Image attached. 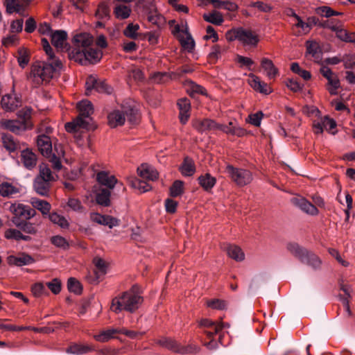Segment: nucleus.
I'll use <instances>...</instances> for the list:
<instances>
[{"label":"nucleus","instance_id":"1","mask_svg":"<svg viewBox=\"0 0 355 355\" xmlns=\"http://www.w3.org/2000/svg\"><path fill=\"white\" fill-rule=\"evenodd\" d=\"M137 288L136 286H133L130 290L113 298L111 310L116 313L122 311L133 313L137 310L143 302V298L136 291Z\"/></svg>","mask_w":355,"mask_h":355},{"label":"nucleus","instance_id":"2","mask_svg":"<svg viewBox=\"0 0 355 355\" xmlns=\"http://www.w3.org/2000/svg\"><path fill=\"white\" fill-rule=\"evenodd\" d=\"M62 67L60 60H55V62L35 63L31 67L28 79L37 87L44 82H49L53 78V73Z\"/></svg>","mask_w":355,"mask_h":355},{"label":"nucleus","instance_id":"3","mask_svg":"<svg viewBox=\"0 0 355 355\" xmlns=\"http://www.w3.org/2000/svg\"><path fill=\"white\" fill-rule=\"evenodd\" d=\"M125 117L131 123H136L138 120L137 110L123 105L121 110H115L108 114V124L112 128L122 125L125 121Z\"/></svg>","mask_w":355,"mask_h":355},{"label":"nucleus","instance_id":"4","mask_svg":"<svg viewBox=\"0 0 355 355\" xmlns=\"http://www.w3.org/2000/svg\"><path fill=\"white\" fill-rule=\"evenodd\" d=\"M13 215L12 221L15 225H19V223L28 220L37 214L36 211L28 205L21 203H12L8 208Z\"/></svg>","mask_w":355,"mask_h":355},{"label":"nucleus","instance_id":"5","mask_svg":"<svg viewBox=\"0 0 355 355\" xmlns=\"http://www.w3.org/2000/svg\"><path fill=\"white\" fill-rule=\"evenodd\" d=\"M225 171L231 180L239 187H244L249 184L253 180L252 173L247 169L236 168L228 164Z\"/></svg>","mask_w":355,"mask_h":355},{"label":"nucleus","instance_id":"6","mask_svg":"<svg viewBox=\"0 0 355 355\" xmlns=\"http://www.w3.org/2000/svg\"><path fill=\"white\" fill-rule=\"evenodd\" d=\"M102 51L97 49L90 46L84 51H74L71 55V59L82 65H86L88 63H96L102 58Z\"/></svg>","mask_w":355,"mask_h":355},{"label":"nucleus","instance_id":"7","mask_svg":"<svg viewBox=\"0 0 355 355\" xmlns=\"http://www.w3.org/2000/svg\"><path fill=\"white\" fill-rule=\"evenodd\" d=\"M156 343L173 352L181 354L195 353L198 351V347L196 345H188L187 346H182L171 338H161L156 340Z\"/></svg>","mask_w":355,"mask_h":355},{"label":"nucleus","instance_id":"8","mask_svg":"<svg viewBox=\"0 0 355 355\" xmlns=\"http://www.w3.org/2000/svg\"><path fill=\"white\" fill-rule=\"evenodd\" d=\"M94 42L93 37L87 33H80L76 34L72 39L73 49L69 53V57L74 51H84L86 49L92 45Z\"/></svg>","mask_w":355,"mask_h":355},{"label":"nucleus","instance_id":"9","mask_svg":"<svg viewBox=\"0 0 355 355\" xmlns=\"http://www.w3.org/2000/svg\"><path fill=\"white\" fill-rule=\"evenodd\" d=\"M31 0H6V12L9 14L17 12L21 15L28 8Z\"/></svg>","mask_w":355,"mask_h":355},{"label":"nucleus","instance_id":"10","mask_svg":"<svg viewBox=\"0 0 355 355\" xmlns=\"http://www.w3.org/2000/svg\"><path fill=\"white\" fill-rule=\"evenodd\" d=\"M64 155V150L63 146L60 144H55L54 148L53 149L51 155L49 156V162L52 164V167L55 171L61 170L62 165L61 159Z\"/></svg>","mask_w":355,"mask_h":355},{"label":"nucleus","instance_id":"11","mask_svg":"<svg viewBox=\"0 0 355 355\" xmlns=\"http://www.w3.org/2000/svg\"><path fill=\"white\" fill-rule=\"evenodd\" d=\"M291 202L308 214L315 216L318 214V209L316 207L304 198L294 197L291 199Z\"/></svg>","mask_w":355,"mask_h":355},{"label":"nucleus","instance_id":"12","mask_svg":"<svg viewBox=\"0 0 355 355\" xmlns=\"http://www.w3.org/2000/svg\"><path fill=\"white\" fill-rule=\"evenodd\" d=\"M217 130H220L227 135L237 137H243L247 131L243 128L237 125L235 123L230 121L227 125L218 123Z\"/></svg>","mask_w":355,"mask_h":355},{"label":"nucleus","instance_id":"13","mask_svg":"<svg viewBox=\"0 0 355 355\" xmlns=\"http://www.w3.org/2000/svg\"><path fill=\"white\" fill-rule=\"evenodd\" d=\"M239 42L244 46H257L259 42L258 35L250 30L240 28Z\"/></svg>","mask_w":355,"mask_h":355},{"label":"nucleus","instance_id":"14","mask_svg":"<svg viewBox=\"0 0 355 355\" xmlns=\"http://www.w3.org/2000/svg\"><path fill=\"white\" fill-rule=\"evenodd\" d=\"M51 43L58 49L68 50L67 45V33L64 31H53L51 34Z\"/></svg>","mask_w":355,"mask_h":355},{"label":"nucleus","instance_id":"15","mask_svg":"<svg viewBox=\"0 0 355 355\" xmlns=\"http://www.w3.org/2000/svg\"><path fill=\"white\" fill-rule=\"evenodd\" d=\"M248 83L257 92L263 94H269L272 92V89L267 83L261 81V79L253 73L249 75Z\"/></svg>","mask_w":355,"mask_h":355},{"label":"nucleus","instance_id":"16","mask_svg":"<svg viewBox=\"0 0 355 355\" xmlns=\"http://www.w3.org/2000/svg\"><path fill=\"white\" fill-rule=\"evenodd\" d=\"M9 265L23 266L32 264L35 262L34 258L26 253H20L17 255H10L7 258Z\"/></svg>","mask_w":355,"mask_h":355},{"label":"nucleus","instance_id":"17","mask_svg":"<svg viewBox=\"0 0 355 355\" xmlns=\"http://www.w3.org/2000/svg\"><path fill=\"white\" fill-rule=\"evenodd\" d=\"M37 144L42 155L49 157L53 151L52 141L50 137L45 134L40 135L37 137Z\"/></svg>","mask_w":355,"mask_h":355},{"label":"nucleus","instance_id":"18","mask_svg":"<svg viewBox=\"0 0 355 355\" xmlns=\"http://www.w3.org/2000/svg\"><path fill=\"white\" fill-rule=\"evenodd\" d=\"M21 104L19 98L15 94L3 96L1 101L2 108L7 112H12Z\"/></svg>","mask_w":355,"mask_h":355},{"label":"nucleus","instance_id":"19","mask_svg":"<svg viewBox=\"0 0 355 355\" xmlns=\"http://www.w3.org/2000/svg\"><path fill=\"white\" fill-rule=\"evenodd\" d=\"M182 48L189 52H191L195 47V42L191 35L189 32V28L187 22H185V30L182 31V34L177 35Z\"/></svg>","mask_w":355,"mask_h":355},{"label":"nucleus","instance_id":"20","mask_svg":"<svg viewBox=\"0 0 355 355\" xmlns=\"http://www.w3.org/2000/svg\"><path fill=\"white\" fill-rule=\"evenodd\" d=\"M192 124L193 127L200 132H204L208 130H217L218 123L211 119H196L193 121Z\"/></svg>","mask_w":355,"mask_h":355},{"label":"nucleus","instance_id":"21","mask_svg":"<svg viewBox=\"0 0 355 355\" xmlns=\"http://www.w3.org/2000/svg\"><path fill=\"white\" fill-rule=\"evenodd\" d=\"M77 108L79 111V115L77 117H80L82 120H87L90 123V115L93 113L94 110L92 104L87 100H84L77 104Z\"/></svg>","mask_w":355,"mask_h":355},{"label":"nucleus","instance_id":"22","mask_svg":"<svg viewBox=\"0 0 355 355\" xmlns=\"http://www.w3.org/2000/svg\"><path fill=\"white\" fill-rule=\"evenodd\" d=\"M21 161L26 168L33 169L37 164V159L31 150L26 148L21 152Z\"/></svg>","mask_w":355,"mask_h":355},{"label":"nucleus","instance_id":"23","mask_svg":"<svg viewBox=\"0 0 355 355\" xmlns=\"http://www.w3.org/2000/svg\"><path fill=\"white\" fill-rule=\"evenodd\" d=\"M96 180L100 184L107 187L109 189H114L118 183L115 176L110 175L106 171L98 172L96 175Z\"/></svg>","mask_w":355,"mask_h":355},{"label":"nucleus","instance_id":"24","mask_svg":"<svg viewBox=\"0 0 355 355\" xmlns=\"http://www.w3.org/2000/svg\"><path fill=\"white\" fill-rule=\"evenodd\" d=\"M1 126L15 134H19L27 130L26 123L21 122L20 120H4L1 122Z\"/></svg>","mask_w":355,"mask_h":355},{"label":"nucleus","instance_id":"25","mask_svg":"<svg viewBox=\"0 0 355 355\" xmlns=\"http://www.w3.org/2000/svg\"><path fill=\"white\" fill-rule=\"evenodd\" d=\"M1 138L3 146L9 152L12 153L21 149L19 142L14 139V137L8 134L2 133Z\"/></svg>","mask_w":355,"mask_h":355},{"label":"nucleus","instance_id":"26","mask_svg":"<svg viewBox=\"0 0 355 355\" xmlns=\"http://www.w3.org/2000/svg\"><path fill=\"white\" fill-rule=\"evenodd\" d=\"M138 175L146 180L155 181L158 179V173L147 164H141L137 168Z\"/></svg>","mask_w":355,"mask_h":355},{"label":"nucleus","instance_id":"27","mask_svg":"<svg viewBox=\"0 0 355 355\" xmlns=\"http://www.w3.org/2000/svg\"><path fill=\"white\" fill-rule=\"evenodd\" d=\"M50 187V182L44 180L42 177L37 176L34 180V189L38 194L41 196H47L49 192Z\"/></svg>","mask_w":355,"mask_h":355},{"label":"nucleus","instance_id":"28","mask_svg":"<svg viewBox=\"0 0 355 355\" xmlns=\"http://www.w3.org/2000/svg\"><path fill=\"white\" fill-rule=\"evenodd\" d=\"M261 66L268 78H275L278 75V69L275 66L271 60L267 58H262L261 60Z\"/></svg>","mask_w":355,"mask_h":355},{"label":"nucleus","instance_id":"29","mask_svg":"<svg viewBox=\"0 0 355 355\" xmlns=\"http://www.w3.org/2000/svg\"><path fill=\"white\" fill-rule=\"evenodd\" d=\"M31 205L39 210L43 216L49 215L51 209V205L49 202L44 200H40L37 198H31L30 200Z\"/></svg>","mask_w":355,"mask_h":355},{"label":"nucleus","instance_id":"30","mask_svg":"<svg viewBox=\"0 0 355 355\" xmlns=\"http://www.w3.org/2000/svg\"><path fill=\"white\" fill-rule=\"evenodd\" d=\"M292 12V15L296 19L297 22L294 25L293 31L295 32V35L300 36L302 35H306L309 33L311 31L309 26L306 22L303 21L302 19L297 15L293 11Z\"/></svg>","mask_w":355,"mask_h":355},{"label":"nucleus","instance_id":"31","mask_svg":"<svg viewBox=\"0 0 355 355\" xmlns=\"http://www.w3.org/2000/svg\"><path fill=\"white\" fill-rule=\"evenodd\" d=\"M225 250L227 255L236 261H241L245 259V254L241 248L237 245L227 244Z\"/></svg>","mask_w":355,"mask_h":355},{"label":"nucleus","instance_id":"32","mask_svg":"<svg viewBox=\"0 0 355 355\" xmlns=\"http://www.w3.org/2000/svg\"><path fill=\"white\" fill-rule=\"evenodd\" d=\"M41 221L37 220L35 223H31L27 220H24L19 223V225H16L19 227L21 230L26 234L35 235L37 234Z\"/></svg>","mask_w":355,"mask_h":355},{"label":"nucleus","instance_id":"33","mask_svg":"<svg viewBox=\"0 0 355 355\" xmlns=\"http://www.w3.org/2000/svg\"><path fill=\"white\" fill-rule=\"evenodd\" d=\"M19 193V189L5 182L0 184V195L3 197L13 198Z\"/></svg>","mask_w":355,"mask_h":355},{"label":"nucleus","instance_id":"34","mask_svg":"<svg viewBox=\"0 0 355 355\" xmlns=\"http://www.w3.org/2000/svg\"><path fill=\"white\" fill-rule=\"evenodd\" d=\"M128 182L131 187L138 190L140 193H145L152 189L150 184L136 178H128Z\"/></svg>","mask_w":355,"mask_h":355},{"label":"nucleus","instance_id":"35","mask_svg":"<svg viewBox=\"0 0 355 355\" xmlns=\"http://www.w3.org/2000/svg\"><path fill=\"white\" fill-rule=\"evenodd\" d=\"M132 12L130 6L125 4H116L114 8V14L118 19H128Z\"/></svg>","mask_w":355,"mask_h":355},{"label":"nucleus","instance_id":"36","mask_svg":"<svg viewBox=\"0 0 355 355\" xmlns=\"http://www.w3.org/2000/svg\"><path fill=\"white\" fill-rule=\"evenodd\" d=\"M301 262L306 263L314 270L320 269L321 267L322 261L320 258L311 252L307 251L305 256L301 260Z\"/></svg>","mask_w":355,"mask_h":355},{"label":"nucleus","instance_id":"37","mask_svg":"<svg viewBox=\"0 0 355 355\" xmlns=\"http://www.w3.org/2000/svg\"><path fill=\"white\" fill-rule=\"evenodd\" d=\"M199 184L206 191H209L215 186L216 180L209 173H205L198 178Z\"/></svg>","mask_w":355,"mask_h":355},{"label":"nucleus","instance_id":"38","mask_svg":"<svg viewBox=\"0 0 355 355\" xmlns=\"http://www.w3.org/2000/svg\"><path fill=\"white\" fill-rule=\"evenodd\" d=\"M180 171L184 176H192L196 171V166L191 159L186 157L180 167Z\"/></svg>","mask_w":355,"mask_h":355},{"label":"nucleus","instance_id":"39","mask_svg":"<svg viewBox=\"0 0 355 355\" xmlns=\"http://www.w3.org/2000/svg\"><path fill=\"white\" fill-rule=\"evenodd\" d=\"M286 249L290 253L298 258L300 261L303 259L308 251L297 243H288L286 245Z\"/></svg>","mask_w":355,"mask_h":355},{"label":"nucleus","instance_id":"40","mask_svg":"<svg viewBox=\"0 0 355 355\" xmlns=\"http://www.w3.org/2000/svg\"><path fill=\"white\" fill-rule=\"evenodd\" d=\"M32 111V108L26 107L17 112V120H20L21 122L26 123V126H27L28 129L31 128L33 126L30 121Z\"/></svg>","mask_w":355,"mask_h":355},{"label":"nucleus","instance_id":"41","mask_svg":"<svg viewBox=\"0 0 355 355\" xmlns=\"http://www.w3.org/2000/svg\"><path fill=\"white\" fill-rule=\"evenodd\" d=\"M88 125V121L82 120L80 117H76L73 121L65 124V129L67 132H72L76 131L78 128H87Z\"/></svg>","mask_w":355,"mask_h":355},{"label":"nucleus","instance_id":"42","mask_svg":"<svg viewBox=\"0 0 355 355\" xmlns=\"http://www.w3.org/2000/svg\"><path fill=\"white\" fill-rule=\"evenodd\" d=\"M202 17L205 21L217 26L221 25L224 21L223 15L216 10L205 13Z\"/></svg>","mask_w":355,"mask_h":355},{"label":"nucleus","instance_id":"43","mask_svg":"<svg viewBox=\"0 0 355 355\" xmlns=\"http://www.w3.org/2000/svg\"><path fill=\"white\" fill-rule=\"evenodd\" d=\"M111 192L109 189H102L96 194V202L102 206L108 207L110 205Z\"/></svg>","mask_w":355,"mask_h":355},{"label":"nucleus","instance_id":"44","mask_svg":"<svg viewBox=\"0 0 355 355\" xmlns=\"http://www.w3.org/2000/svg\"><path fill=\"white\" fill-rule=\"evenodd\" d=\"M306 53L311 55L315 60H318L321 58V50L318 42L307 41L306 43Z\"/></svg>","mask_w":355,"mask_h":355},{"label":"nucleus","instance_id":"45","mask_svg":"<svg viewBox=\"0 0 355 355\" xmlns=\"http://www.w3.org/2000/svg\"><path fill=\"white\" fill-rule=\"evenodd\" d=\"M96 17L101 20H107L110 17V8L107 3L101 2L98 6Z\"/></svg>","mask_w":355,"mask_h":355},{"label":"nucleus","instance_id":"46","mask_svg":"<svg viewBox=\"0 0 355 355\" xmlns=\"http://www.w3.org/2000/svg\"><path fill=\"white\" fill-rule=\"evenodd\" d=\"M5 237L8 239H15L17 241H31V238L29 236L24 235L20 230L16 229H9L5 232Z\"/></svg>","mask_w":355,"mask_h":355},{"label":"nucleus","instance_id":"47","mask_svg":"<svg viewBox=\"0 0 355 355\" xmlns=\"http://www.w3.org/2000/svg\"><path fill=\"white\" fill-rule=\"evenodd\" d=\"M49 218L53 224L58 225L62 229H67L69 227V223L65 217L56 212L49 214Z\"/></svg>","mask_w":355,"mask_h":355},{"label":"nucleus","instance_id":"48","mask_svg":"<svg viewBox=\"0 0 355 355\" xmlns=\"http://www.w3.org/2000/svg\"><path fill=\"white\" fill-rule=\"evenodd\" d=\"M40 173L37 176L44 178V180L49 182H53L56 180L57 175H54L49 166L46 164H41L39 166Z\"/></svg>","mask_w":355,"mask_h":355},{"label":"nucleus","instance_id":"49","mask_svg":"<svg viewBox=\"0 0 355 355\" xmlns=\"http://www.w3.org/2000/svg\"><path fill=\"white\" fill-rule=\"evenodd\" d=\"M119 329H110L102 331L99 334L95 335L94 338L98 342L105 343L112 338L114 335L119 333Z\"/></svg>","mask_w":355,"mask_h":355},{"label":"nucleus","instance_id":"50","mask_svg":"<svg viewBox=\"0 0 355 355\" xmlns=\"http://www.w3.org/2000/svg\"><path fill=\"white\" fill-rule=\"evenodd\" d=\"M92 351V348L87 345L73 344L70 345L66 350L67 353L73 354H84Z\"/></svg>","mask_w":355,"mask_h":355},{"label":"nucleus","instance_id":"51","mask_svg":"<svg viewBox=\"0 0 355 355\" xmlns=\"http://www.w3.org/2000/svg\"><path fill=\"white\" fill-rule=\"evenodd\" d=\"M139 26L138 24L130 23L123 30V34L125 36L131 39H136L139 36Z\"/></svg>","mask_w":355,"mask_h":355},{"label":"nucleus","instance_id":"52","mask_svg":"<svg viewBox=\"0 0 355 355\" xmlns=\"http://www.w3.org/2000/svg\"><path fill=\"white\" fill-rule=\"evenodd\" d=\"M184 192L183 182L175 180L170 187L171 196L175 198L182 195Z\"/></svg>","mask_w":355,"mask_h":355},{"label":"nucleus","instance_id":"53","mask_svg":"<svg viewBox=\"0 0 355 355\" xmlns=\"http://www.w3.org/2000/svg\"><path fill=\"white\" fill-rule=\"evenodd\" d=\"M225 50V47H222L218 44L214 45L213 46H211L210 52L208 55L209 60L211 61H216L218 60L221 57Z\"/></svg>","mask_w":355,"mask_h":355},{"label":"nucleus","instance_id":"54","mask_svg":"<svg viewBox=\"0 0 355 355\" xmlns=\"http://www.w3.org/2000/svg\"><path fill=\"white\" fill-rule=\"evenodd\" d=\"M51 242L57 248H60L63 250H67L69 247V242L66 239L59 235L52 236L51 238Z\"/></svg>","mask_w":355,"mask_h":355},{"label":"nucleus","instance_id":"55","mask_svg":"<svg viewBox=\"0 0 355 355\" xmlns=\"http://www.w3.org/2000/svg\"><path fill=\"white\" fill-rule=\"evenodd\" d=\"M67 288L70 292H73L76 294H80L82 292L80 283L74 277H70L68 279Z\"/></svg>","mask_w":355,"mask_h":355},{"label":"nucleus","instance_id":"56","mask_svg":"<svg viewBox=\"0 0 355 355\" xmlns=\"http://www.w3.org/2000/svg\"><path fill=\"white\" fill-rule=\"evenodd\" d=\"M187 91L190 96H193L196 94L207 95L206 89L201 85H197L191 82L189 86Z\"/></svg>","mask_w":355,"mask_h":355},{"label":"nucleus","instance_id":"57","mask_svg":"<svg viewBox=\"0 0 355 355\" xmlns=\"http://www.w3.org/2000/svg\"><path fill=\"white\" fill-rule=\"evenodd\" d=\"M316 13L322 17H329L334 15H340L342 13L333 10L327 6L319 7L316 9Z\"/></svg>","mask_w":355,"mask_h":355},{"label":"nucleus","instance_id":"58","mask_svg":"<svg viewBox=\"0 0 355 355\" xmlns=\"http://www.w3.org/2000/svg\"><path fill=\"white\" fill-rule=\"evenodd\" d=\"M328 84L331 86L328 89L329 92L331 95H335L337 94L336 90L340 87V80L336 74L334 75L332 77L327 79Z\"/></svg>","mask_w":355,"mask_h":355},{"label":"nucleus","instance_id":"59","mask_svg":"<svg viewBox=\"0 0 355 355\" xmlns=\"http://www.w3.org/2000/svg\"><path fill=\"white\" fill-rule=\"evenodd\" d=\"M201 327L211 328L215 329V333H218L223 329V324H217L209 319H202L200 322Z\"/></svg>","mask_w":355,"mask_h":355},{"label":"nucleus","instance_id":"60","mask_svg":"<svg viewBox=\"0 0 355 355\" xmlns=\"http://www.w3.org/2000/svg\"><path fill=\"white\" fill-rule=\"evenodd\" d=\"M31 291L35 297H39L43 295L47 294V291L42 283H36L33 285Z\"/></svg>","mask_w":355,"mask_h":355},{"label":"nucleus","instance_id":"61","mask_svg":"<svg viewBox=\"0 0 355 355\" xmlns=\"http://www.w3.org/2000/svg\"><path fill=\"white\" fill-rule=\"evenodd\" d=\"M67 205L74 211L78 212H83L84 207L81 204V202L77 199L73 198H70L68 200Z\"/></svg>","mask_w":355,"mask_h":355},{"label":"nucleus","instance_id":"62","mask_svg":"<svg viewBox=\"0 0 355 355\" xmlns=\"http://www.w3.org/2000/svg\"><path fill=\"white\" fill-rule=\"evenodd\" d=\"M207 305L211 309L223 310L226 308L227 304L224 300L214 299L208 300Z\"/></svg>","mask_w":355,"mask_h":355},{"label":"nucleus","instance_id":"63","mask_svg":"<svg viewBox=\"0 0 355 355\" xmlns=\"http://www.w3.org/2000/svg\"><path fill=\"white\" fill-rule=\"evenodd\" d=\"M119 220L111 216L103 215V218L101 220L100 225L108 226L110 228L119 225Z\"/></svg>","mask_w":355,"mask_h":355},{"label":"nucleus","instance_id":"64","mask_svg":"<svg viewBox=\"0 0 355 355\" xmlns=\"http://www.w3.org/2000/svg\"><path fill=\"white\" fill-rule=\"evenodd\" d=\"M46 286L53 294H58L61 291V282L57 278L47 282Z\"/></svg>","mask_w":355,"mask_h":355}]
</instances>
